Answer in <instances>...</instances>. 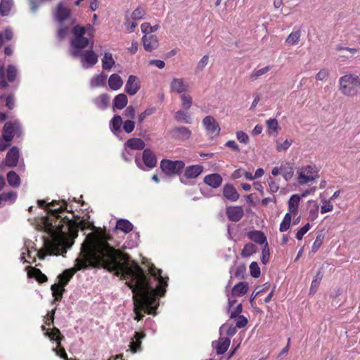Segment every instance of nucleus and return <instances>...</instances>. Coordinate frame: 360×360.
<instances>
[{
  "mask_svg": "<svg viewBox=\"0 0 360 360\" xmlns=\"http://www.w3.org/2000/svg\"><path fill=\"white\" fill-rule=\"evenodd\" d=\"M49 233L53 236V240H46L44 241V245L46 248L47 253L44 252L43 250H40L37 252V257L39 259L43 260L45 259L46 255H60L61 254L66 253V250H65L63 252H60V246H63L65 248H70L74 241L70 238H67V240L64 243H60L56 239V236L54 232H51L49 230Z\"/></svg>",
  "mask_w": 360,
  "mask_h": 360,
  "instance_id": "39448f33",
  "label": "nucleus"
},
{
  "mask_svg": "<svg viewBox=\"0 0 360 360\" xmlns=\"http://www.w3.org/2000/svg\"><path fill=\"white\" fill-rule=\"evenodd\" d=\"M301 36L300 30L292 32L287 37L285 42L290 45L297 44Z\"/></svg>",
  "mask_w": 360,
  "mask_h": 360,
  "instance_id": "49530a36",
  "label": "nucleus"
},
{
  "mask_svg": "<svg viewBox=\"0 0 360 360\" xmlns=\"http://www.w3.org/2000/svg\"><path fill=\"white\" fill-rule=\"evenodd\" d=\"M60 27L57 31V38L59 41H62L65 38L68 34L69 27L67 25H64L63 24H60Z\"/></svg>",
  "mask_w": 360,
  "mask_h": 360,
  "instance_id": "13d9d810",
  "label": "nucleus"
},
{
  "mask_svg": "<svg viewBox=\"0 0 360 360\" xmlns=\"http://www.w3.org/2000/svg\"><path fill=\"white\" fill-rule=\"evenodd\" d=\"M115 64V61L113 59L112 54L110 52L105 53L103 58H102V68L103 70H109Z\"/></svg>",
  "mask_w": 360,
  "mask_h": 360,
  "instance_id": "ea45409f",
  "label": "nucleus"
},
{
  "mask_svg": "<svg viewBox=\"0 0 360 360\" xmlns=\"http://www.w3.org/2000/svg\"><path fill=\"white\" fill-rule=\"evenodd\" d=\"M270 70L269 66H266L257 70H254L251 75V79L253 80L257 79L259 76L266 73Z\"/></svg>",
  "mask_w": 360,
  "mask_h": 360,
  "instance_id": "e2e57ef3",
  "label": "nucleus"
},
{
  "mask_svg": "<svg viewBox=\"0 0 360 360\" xmlns=\"http://www.w3.org/2000/svg\"><path fill=\"white\" fill-rule=\"evenodd\" d=\"M122 118L119 115H115L111 119L110 122V127L111 131L116 136H119V134L122 132L121 126L122 124Z\"/></svg>",
  "mask_w": 360,
  "mask_h": 360,
  "instance_id": "bb28decb",
  "label": "nucleus"
},
{
  "mask_svg": "<svg viewBox=\"0 0 360 360\" xmlns=\"http://www.w3.org/2000/svg\"><path fill=\"white\" fill-rule=\"evenodd\" d=\"M311 225L309 223L306 224L304 226H302L300 230L297 231L296 233V238L298 240L302 239L304 235L309 230Z\"/></svg>",
  "mask_w": 360,
  "mask_h": 360,
  "instance_id": "0e129e2a",
  "label": "nucleus"
},
{
  "mask_svg": "<svg viewBox=\"0 0 360 360\" xmlns=\"http://www.w3.org/2000/svg\"><path fill=\"white\" fill-rule=\"evenodd\" d=\"M41 330L45 332V335L49 337L51 340H55L57 344H60L65 337L61 334L60 330L56 327H53L51 331L44 326H41Z\"/></svg>",
  "mask_w": 360,
  "mask_h": 360,
  "instance_id": "a878e982",
  "label": "nucleus"
},
{
  "mask_svg": "<svg viewBox=\"0 0 360 360\" xmlns=\"http://www.w3.org/2000/svg\"><path fill=\"white\" fill-rule=\"evenodd\" d=\"M248 323V319L243 315H239L236 317V326L238 328H244Z\"/></svg>",
  "mask_w": 360,
  "mask_h": 360,
  "instance_id": "69168bd1",
  "label": "nucleus"
},
{
  "mask_svg": "<svg viewBox=\"0 0 360 360\" xmlns=\"http://www.w3.org/2000/svg\"><path fill=\"white\" fill-rule=\"evenodd\" d=\"M228 219L233 222L239 221L244 215V211L240 206H229L226 207Z\"/></svg>",
  "mask_w": 360,
  "mask_h": 360,
  "instance_id": "6ab92c4d",
  "label": "nucleus"
},
{
  "mask_svg": "<svg viewBox=\"0 0 360 360\" xmlns=\"http://www.w3.org/2000/svg\"><path fill=\"white\" fill-rule=\"evenodd\" d=\"M318 172L316 170L315 167L307 166L302 167L300 172H298V181L301 185L307 184L309 181L314 180L318 177Z\"/></svg>",
  "mask_w": 360,
  "mask_h": 360,
  "instance_id": "9d476101",
  "label": "nucleus"
},
{
  "mask_svg": "<svg viewBox=\"0 0 360 360\" xmlns=\"http://www.w3.org/2000/svg\"><path fill=\"white\" fill-rule=\"evenodd\" d=\"M142 42L144 49L149 52L158 47V40L155 35H150L149 37L144 35L142 37Z\"/></svg>",
  "mask_w": 360,
  "mask_h": 360,
  "instance_id": "b1692460",
  "label": "nucleus"
},
{
  "mask_svg": "<svg viewBox=\"0 0 360 360\" xmlns=\"http://www.w3.org/2000/svg\"><path fill=\"white\" fill-rule=\"evenodd\" d=\"M146 337V333L142 331L134 333L133 338L130 342V349L132 352H138L141 350V340Z\"/></svg>",
  "mask_w": 360,
  "mask_h": 360,
  "instance_id": "5701e85b",
  "label": "nucleus"
},
{
  "mask_svg": "<svg viewBox=\"0 0 360 360\" xmlns=\"http://www.w3.org/2000/svg\"><path fill=\"white\" fill-rule=\"evenodd\" d=\"M202 124L208 133L218 136L220 132V127L216 120L211 115L206 116L202 120Z\"/></svg>",
  "mask_w": 360,
  "mask_h": 360,
  "instance_id": "2eb2a0df",
  "label": "nucleus"
},
{
  "mask_svg": "<svg viewBox=\"0 0 360 360\" xmlns=\"http://www.w3.org/2000/svg\"><path fill=\"white\" fill-rule=\"evenodd\" d=\"M209 61V56L207 55H205L198 62L196 66L197 71H202L205 67L207 65Z\"/></svg>",
  "mask_w": 360,
  "mask_h": 360,
  "instance_id": "774afa93",
  "label": "nucleus"
},
{
  "mask_svg": "<svg viewBox=\"0 0 360 360\" xmlns=\"http://www.w3.org/2000/svg\"><path fill=\"white\" fill-rule=\"evenodd\" d=\"M26 269L28 278H35L39 283H44L48 281V277L39 269L28 266Z\"/></svg>",
  "mask_w": 360,
  "mask_h": 360,
  "instance_id": "4be33fe9",
  "label": "nucleus"
},
{
  "mask_svg": "<svg viewBox=\"0 0 360 360\" xmlns=\"http://www.w3.org/2000/svg\"><path fill=\"white\" fill-rule=\"evenodd\" d=\"M174 118L179 122L191 124L192 122L189 114L184 110H178L174 115Z\"/></svg>",
  "mask_w": 360,
  "mask_h": 360,
  "instance_id": "c03bdc74",
  "label": "nucleus"
},
{
  "mask_svg": "<svg viewBox=\"0 0 360 360\" xmlns=\"http://www.w3.org/2000/svg\"><path fill=\"white\" fill-rule=\"evenodd\" d=\"M110 96L106 94H102L93 99L94 103L101 110H105L109 106Z\"/></svg>",
  "mask_w": 360,
  "mask_h": 360,
  "instance_id": "c85d7f7f",
  "label": "nucleus"
},
{
  "mask_svg": "<svg viewBox=\"0 0 360 360\" xmlns=\"http://www.w3.org/2000/svg\"><path fill=\"white\" fill-rule=\"evenodd\" d=\"M266 125L269 131V134H271L274 132H277L278 124V121L275 118L269 119L266 121Z\"/></svg>",
  "mask_w": 360,
  "mask_h": 360,
  "instance_id": "5fc2aeb1",
  "label": "nucleus"
},
{
  "mask_svg": "<svg viewBox=\"0 0 360 360\" xmlns=\"http://www.w3.org/2000/svg\"><path fill=\"white\" fill-rule=\"evenodd\" d=\"M311 203L313 204V207L311 208L310 210H309V219L312 221L315 220L317 218V217H318L319 205L314 201L309 200L308 202V204H311Z\"/></svg>",
  "mask_w": 360,
  "mask_h": 360,
  "instance_id": "09e8293b",
  "label": "nucleus"
},
{
  "mask_svg": "<svg viewBox=\"0 0 360 360\" xmlns=\"http://www.w3.org/2000/svg\"><path fill=\"white\" fill-rule=\"evenodd\" d=\"M257 247L251 243H247L245 245L242 252H241V256L243 257H248L253 255L254 253H256L257 252Z\"/></svg>",
  "mask_w": 360,
  "mask_h": 360,
  "instance_id": "a18cd8bd",
  "label": "nucleus"
},
{
  "mask_svg": "<svg viewBox=\"0 0 360 360\" xmlns=\"http://www.w3.org/2000/svg\"><path fill=\"white\" fill-rule=\"evenodd\" d=\"M248 237L250 240L258 244L263 245L268 244L266 236L261 231H250L248 233Z\"/></svg>",
  "mask_w": 360,
  "mask_h": 360,
  "instance_id": "393cba45",
  "label": "nucleus"
},
{
  "mask_svg": "<svg viewBox=\"0 0 360 360\" xmlns=\"http://www.w3.org/2000/svg\"><path fill=\"white\" fill-rule=\"evenodd\" d=\"M140 88L139 78L135 75H129L124 87L125 92L130 96H134L139 91Z\"/></svg>",
  "mask_w": 360,
  "mask_h": 360,
  "instance_id": "dca6fc26",
  "label": "nucleus"
},
{
  "mask_svg": "<svg viewBox=\"0 0 360 360\" xmlns=\"http://www.w3.org/2000/svg\"><path fill=\"white\" fill-rule=\"evenodd\" d=\"M90 49L86 51L84 53H83L84 49H81L79 51L80 55L79 56H71L72 57L77 58L79 57H81L82 60H84L88 65L90 66H94L98 63V56L96 53L93 51V45L94 41H92L91 43L89 44Z\"/></svg>",
  "mask_w": 360,
  "mask_h": 360,
  "instance_id": "4468645a",
  "label": "nucleus"
},
{
  "mask_svg": "<svg viewBox=\"0 0 360 360\" xmlns=\"http://www.w3.org/2000/svg\"><path fill=\"white\" fill-rule=\"evenodd\" d=\"M246 276V266L244 264H242L237 266L234 276L239 279H244Z\"/></svg>",
  "mask_w": 360,
  "mask_h": 360,
  "instance_id": "4d7b16f0",
  "label": "nucleus"
},
{
  "mask_svg": "<svg viewBox=\"0 0 360 360\" xmlns=\"http://www.w3.org/2000/svg\"><path fill=\"white\" fill-rule=\"evenodd\" d=\"M2 201H11L14 202L17 198V193L15 191H10L8 193H2L1 195Z\"/></svg>",
  "mask_w": 360,
  "mask_h": 360,
  "instance_id": "052dcab7",
  "label": "nucleus"
},
{
  "mask_svg": "<svg viewBox=\"0 0 360 360\" xmlns=\"http://www.w3.org/2000/svg\"><path fill=\"white\" fill-rule=\"evenodd\" d=\"M203 181L207 186L213 188H217L222 184L223 178L218 173H212L205 176Z\"/></svg>",
  "mask_w": 360,
  "mask_h": 360,
  "instance_id": "412c9836",
  "label": "nucleus"
},
{
  "mask_svg": "<svg viewBox=\"0 0 360 360\" xmlns=\"http://www.w3.org/2000/svg\"><path fill=\"white\" fill-rule=\"evenodd\" d=\"M222 195L225 199L229 200L230 202H236L240 198V194L238 193L234 186L231 184H226L224 185L222 189Z\"/></svg>",
  "mask_w": 360,
  "mask_h": 360,
  "instance_id": "a211bd4d",
  "label": "nucleus"
},
{
  "mask_svg": "<svg viewBox=\"0 0 360 360\" xmlns=\"http://www.w3.org/2000/svg\"><path fill=\"white\" fill-rule=\"evenodd\" d=\"M13 6V0H1L0 2V15L7 16Z\"/></svg>",
  "mask_w": 360,
  "mask_h": 360,
  "instance_id": "79ce46f5",
  "label": "nucleus"
},
{
  "mask_svg": "<svg viewBox=\"0 0 360 360\" xmlns=\"http://www.w3.org/2000/svg\"><path fill=\"white\" fill-rule=\"evenodd\" d=\"M204 167L200 165H193L185 167L180 176V182L184 185L191 186L194 183L191 181L198 177L203 172Z\"/></svg>",
  "mask_w": 360,
  "mask_h": 360,
  "instance_id": "6e6552de",
  "label": "nucleus"
},
{
  "mask_svg": "<svg viewBox=\"0 0 360 360\" xmlns=\"http://www.w3.org/2000/svg\"><path fill=\"white\" fill-rule=\"evenodd\" d=\"M63 205L59 208L47 210L48 214L52 219H50L46 217L45 221L47 225L48 229L51 232H54L56 239L60 243H64L69 238L68 233L63 231L65 225L68 226V229L70 231H77V222L72 219H69L67 216L62 217L60 214L63 212L74 213L73 210H68V203L65 200H62Z\"/></svg>",
  "mask_w": 360,
  "mask_h": 360,
  "instance_id": "7ed1b4c3",
  "label": "nucleus"
},
{
  "mask_svg": "<svg viewBox=\"0 0 360 360\" xmlns=\"http://www.w3.org/2000/svg\"><path fill=\"white\" fill-rule=\"evenodd\" d=\"M13 37V32L11 28L7 27L4 33L0 32V47L4 44V39L6 41H11Z\"/></svg>",
  "mask_w": 360,
  "mask_h": 360,
  "instance_id": "de8ad7c7",
  "label": "nucleus"
},
{
  "mask_svg": "<svg viewBox=\"0 0 360 360\" xmlns=\"http://www.w3.org/2000/svg\"><path fill=\"white\" fill-rule=\"evenodd\" d=\"M20 127L18 122H7L4 124L2 129V139L11 143L14 137L15 131Z\"/></svg>",
  "mask_w": 360,
  "mask_h": 360,
  "instance_id": "ddd939ff",
  "label": "nucleus"
},
{
  "mask_svg": "<svg viewBox=\"0 0 360 360\" xmlns=\"http://www.w3.org/2000/svg\"><path fill=\"white\" fill-rule=\"evenodd\" d=\"M250 275L253 278H259L261 275V270L259 267L257 262H252L250 265Z\"/></svg>",
  "mask_w": 360,
  "mask_h": 360,
  "instance_id": "603ef678",
  "label": "nucleus"
},
{
  "mask_svg": "<svg viewBox=\"0 0 360 360\" xmlns=\"http://www.w3.org/2000/svg\"><path fill=\"white\" fill-rule=\"evenodd\" d=\"M155 112L154 108L146 109L144 112H141L138 117V123L141 124L146 118L147 116L152 115Z\"/></svg>",
  "mask_w": 360,
  "mask_h": 360,
  "instance_id": "338daca9",
  "label": "nucleus"
},
{
  "mask_svg": "<svg viewBox=\"0 0 360 360\" xmlns=\"http://www.w3.org/2000/svg\"><path fill=\"white\" fill-rule=\"evenodd\" d=\"M17 69L13 65H8L6 68V79L5 78V70L4 65L0 66V88L6 89L8 86V82H13L17 77Z\"/></svg>",
  "mask_w": 360,
  "mask_h": 360,
  "instance_id": "1a4fd4ad",
  "label": "nucleus"
},
{
  "mask_svg": "<svg viewBox=\"0 0 360 360\" xmlns=\"http://www.w3.org/2000/svg\"><path fill=\"white\" fill-rule=\"evenodd\" d=\"M141 28L142 32L146 34L156 32L159 28V25H155L151 26L149 22H143L141 25Z\"/></svg>",
  "mask_w": 360,
  "mask_h": 360,
  "instance_id": "864d4df0",
  "label": "nucleus"
},
{
  "mask_svg": "<svg viewBox=\"0 0 360 360\" xmlns=\"http://www.w3.org/2000/svg\"><path fill=\"white\" fill-rule=\"evenodd\" d=\"M122 124L123 129L127 134L131 133L135 128V122L131 120H127L122 122Z\"/></svg>",
  "mask_w": 360,
  "mask_h": 360,
  "instance_id": "680f3d73",
  "label": "nucleus"
},
{
  "mask_svg": "<svg viewBox=\"0 0 360 360\" xmlns=\"http://www.w3.org/2000/svg\"><path fill=\"white\" fill-rule=\"evenodd\" d=\"M170 136L174 140L186 141L190 139L191 131L186 127H175L169 131Z\"/></svg>",
  "mask_w": 360,
  "mask_h": 360,
  "instance_id": "f8f14e48",
  "label": "nucleus"
},
{
  "mask_svg": "<svg viewBox=\"0 0 360 360\" xmlns=\"http://www.w3.org/2000/svg\"><path fill=\"white\" fill-rule=\"evenodd\" d=\"M281 172L285 181L290 180L294 175V169L290 162H283L281 165Z\"/></svg>",
  "mask_w": 360,
  "mask_h": 360,
  "instance_id": "473e14b6",
  "label": "nucleus"
},
{
  "mask_svg": "<svg viewBox=\"0 0 360 360\" xmlns=\"http://www.w3.org/2000/svg\"><path fill=\"white\" fill-rule=\"evenodd\" d=\"M323 277V274L322 271L321 270H319L311 283V287H310V293L311 294H314L317 291L318 288L320 285V283H321Z\"/></svg>",
  "mask_w": 360,
  "mask_h": 360,
  "instance_id": "a19ab883",
  "label": "nucleus"
},
{
  "mask_svg": "<svg viewBox=\"0 0 360 360\" xmlns=\"http://www.w3.org/2000/svg\"><path fill=\"white\" fill-rule=\"evenodd\" d=\"M160 167L166 176H179L180 178L185 168V162L183 160L162 159L160 162Z\"/></svg>",
  "mask_w": 360,
  "mask_h": 360,
  "instance_id": "0eeeda50",
  "label": "nucleus"
},
{
  "mask_svg": "<svg viewBox=\"0 0 360 360\" xmlns=\"http://www.w3.org/2000/svg\"><path fill=\"white\" fill-rule=\"evenodd\" d=\"M71 11L67 7H64L63 2H60L56 8L55 18L60 23L63 24L64 22L71 17Z\"/></svg>",
  "mask_w": 360,
  "mask_h": 360,
  "instance_id": "f3484780",
  "label": "nucleus"
},
{
  "mask_svg": "<svg viewBox=\"0 0 360 360\" xmlns=\"http://www.w3.org/2000/svg\"><path fill=\"white\" fill-rule=\"evenodd\" d=\"M146 15V12L143 8L141 7H138L136 8L132 14H131V18L134 20H139L141 19H143L144 18V15Z\"/></svg>",
  "mask_w": 360,
  "mask_h": 360,
  "instance_id": "bf43d9fd",
  "label": "nucleus"
},
{
  "mask_svg": "<svg viewBox=\"0 0 360 360\" xmlns=\"http://www.w3.org/2000/svg\"><path fill=\"white\" fill-rule=\"evenodd\" d=\"M133 228V224L127 219H120L116 221L115 230H120L124 233L131 232Z\"/></svg>",
  "mask_w": 360,
  "mask_h": 360,
  "instance_id": "7c9ffc66",
  "label": "nucleus"
},
{
  "mask_svg": "<svg viewBox=\"0 0 360 360\" xmlns=\"http://www.w3.org/2000/svg\"><path fill=\"white\" fill-rule=\"evenodd\" d=\"M248 288L249 285L248 282H239L233 287L231 295L235 297L243 296L248 292Z\"/></svg>",
  "mask_w": 360,
  "mask_h": 360,
  "instance_id": "cd10ccee",
  "label": "nucleus"
},
{
  "mask_svg": "<svg viewBox=\"0 0 360 360\" xmlns=\"http://www.w3.org/2000/svg\"><path fill=\"white\" fill-rule=\"evenodd\" d=\"M127 96L124 94H119L114 98L112 101V107L113 109L116 108L118 110H122L127 107Z\"/></svg>",
  "mask_w": 360,
  "mask_h": 360,
  "instance_id": "c756f323",
  "label": "nucleus"
},
{
  "mask_svg": "<svg viewBox=\"0 0 360 360\" xmlns=\"http://www.w3.org/2000/svg\"><path fill=\"white\" fill-rule=\"evenodd\" d=\"M162 269L154 264L149 267V275L139 263L127 252H124L114 275L127 280L125 285L133 292L134 319L141 321L144 311L148 314H155L159 305L158 295L164 296L168 285V277L162 276Z\"/></svg>",
  "mask_w": 360,
  "mask_h": 360,
  "instance_id": "f257e3e1",
  "label": "nucleus"
},
{
  "mask_svg": "<svg viewBox=\"0 0 360 360\" xmlns=\"http://www.w3.org/2000/svg\"><path fill=\"white\" fill-rule=\"evenodd\" d=\"M300 201V196L298 194L291 195L288 200V210L290 212L293 214L297 213Z\"/></svg>",
  "mask_w": 360,
  "mask_h": 360,
  "instance_id": "4c0bfd02",
  "label": "nucleus"
},
{
  "mask_svg": "<svg viewBox=\"0 0 360 360\" xmlns=\"http://www.w3.org/2000/svg\"><path fill=\"white\" fill-rule=\"evenodd\" d=\"M124 252L104 240L86 238L75 261V266L65 269L58 276V283L65 288L76 272L88 269L102 268L114 274Z\"/></svg>",
  "mask_w": 360,
  "mask_h": 360,
  "instance_id": "f03ea898",
  "label": "nucleus"
},
{
  "mask_svg": "<svg viewBox=\"0 0 360 360\" xmlns=\"http://www.w3.org/2000/svg\"><path fill=\"white\" fill-rule=\"evenodd\" d=\"M20 157L19 148L17 146H13L7 152L5 160L0 164V169L3 165L13 168L17 166Z\"/></svg>",
  "mask_w": 360,
  "mask_h": 360,
  "instance_id": "9b49d317",
  "label": "nucleus"
},
{
  "mask_svg": "<svg viewBox=\"0 0 360 360\" xmlns=\"http://www.w3.org/2000/svg\"><path fill=\"white\" fill-rule=\"evenodd\" d=\"M122 84L123 81L119 75L114 73L110 76L108 79V85L112 90L117 91L120 89Z\"/></svg>",
  "mask_w": 360,
  "mask_h": 360,
  "instance_id": "f704fd0d",
  "label": "nucleus"
},
{
  "mask_svg": "<svg viewBox=\"0 0 360 360\" xmlns=\"http://www.w3.org/2000/svg\"><path fill=\"white\" fill-rule=\"evenodd\" d=\"M6 179L8 184L13 188L19 187L21 183L19 175L14 171H9L7 173Z\"/></svg>",
  "mask_w": 360,
  "mask_h": 360,
  "instance_id": "58836bf2",
  "label": "nucleus"
},
{
  "mask_svg": "<svg viewBox=\"0 0 360 360\" xmlns=\"http://www.w3.org/2000/svg\"><path fill=\"white\" fill-rule=\"evenodd\" d=\"M170 86L172 91H176L179 94L186 91L185 86L184 84L182 79H173V80L171 82Z\"/></svg>",
  "mask_w": 360,
  "mask_h": 360,
  "instance_id": "37998d69",
  "label": "nucleus"
},
{
  "mask_svg": "<svg viewBox=\"0 0 360 360\" xmlns=\"http://www.w3.org/2000/svg\"><path fill=\"white\" fill-rule=\"evenodd\" d=\"M181 100L182 102V107L184 110H187L191 108L193 101L190 95L186 94H181Z\"/></svg>",
  "mask_w": 360,
  "mask_h": 360,
  "instance_id": "3c124183",
  "label": "nucleus"
},
{
  "mask_svg": "<svg viewBox=\"0 0 360 360\" xmlns=\"http://www.w3.org/2000/svg\"><path fill=\"white\" fill-rule=\"evenodd\" d=\"M270 258V250L269 248V244H266L264 245L262 251V256H261V262L264 264H266Z\"/></svg>",
  "mask_w": 360,
  "mask_h": 360,
  "instance_id": "6e6d98bb",
  "label": "nucleus"
},
{
  "mask_svg": "<svg viewBox=\"0 0 360 360\" xmlns=\"http://www.w3.org/2000/svg\"><path fill=\"white\" fill-rule=\"evenodd\" d=\"M339 84L340 91L347 96H354L360 91V79L357 75H345L340 78Z\"/></svg>",
  "mask_w": 360,
  "mask_h": 360,
  "instance_id": "423d86ee",
  "label": "nucleus"
},
{
  "mask_svg": "<svg viewBox=\"0 0 360 360\" xmlns=\"http://www.w3.org/2000/svg\"><path fill=\"white\" fill-rule=\"evenodd\" d=\"M52 295L54 299L52 301V304H55L57 301H60L63 298V293L65 292V289L59 283H54L51 286Z\"/></svg>",
  "mask_w": 360,
  "mask_h": 360,
  "instance_id": "2f4dec72",
  "label": "nucleus"
},
{
  "mask_svg": "<svg viewBox=\"0 0 360 360\" xmlns=\"http://www.w3.org/2000/svg\"><path fill=\"white\" fill-rule=\"evenodd\" d=\"M124 146L132 150H143L146 144L141 139L131 138L127 141Z\"/></svg>",
  "mask_w": 360,
  "mask_h": 360,
  "instance_id": "72a5a7b5",
  "label": "nucleus"
},
{
  "mask_svg": "<svg viewBox=\"0 0 360 360\" xmlns=\"http://www.w3.org/2000/svg\"><path fill=\"white\" fill-rule=\"evenodd\" d=\"M324 237H325V236L322 232H320L317 234L315 241L314 242L312 248H311V251L313 252H316L319 249L321 244L323 243Z\"/></svg>",
  "mask_w": 360,
  "mask_h": 360,
  "instance_id": "8fccbe9b",
  "label": "nucleus"
},
{
  "mask_svg": "<svg viewBox=\"0 0 360 360\" xmlns=\"http://www.w3.org/2000/svg\"><path fill=\"white\" fill-rule=\"evenodd\" d=\"M95 31V28L91 24H87L86 26H82L79 24L75 25L71 30L72 37L70 41V56L80 55L79 51L88 47L92 41L88 37H84L85 34L89 37H93Z\"/></svg>",
  "mask_w": 360,
  "mask_h": 360,
  "instance_id": "20e7f679",
  "label": "nucleus"
},
{
  "mask_svg": "<svg viewBox=\"0 0 360 360\" xmlns=\"http://www.w3.org/2000/svg\"><path fill=\"white\" fill-rule=\"evenodd\" d=\"M231 343L229 338H219L217 345L216 346V352L217 354H224L228 349Z\"/></svg>",
  "mask_w": 360,
  "mask_h": 360,
  "instance_id": "e433bc0d",
  "label": "nucleus"
},
{
  "mask_svg": "<svg viewBox=\"0 0 360 360\" xmlns=\"http://www.w3.org/2000/svg\"><path fill=\"white\" fill-rule=\"evenodd\" d=\"M142 159L144 165L150 169H153L157 166V156L150 148H146L143 150Z\"/></svg>",
  "mask_w": 360,
  "mask_h": 360,
  "instance_id": "aec40b11",
  "label": "nucleus"
},
{
  "mask_svg": "<svg viewBox=\"0 0 360 360\" xmlns=\"http://www.w3.org/2000/svg\"><path fill=\"white\" fill-rule=\"evenodd\" d=\"M107 75L101 72L94 77L90 81V86L91 88L104 86L106 84Z\"/></svg>",
  "mask_w": 360,
  "mask_h": 360,
  "instance_id": "c9c22d12",
  "label": "nucleus"
}]
</instances>
